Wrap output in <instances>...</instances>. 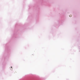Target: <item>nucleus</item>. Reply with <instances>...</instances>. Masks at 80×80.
<instances>
[{
	"instance_id": "1",
	"label": "nucleus",
	"mask_w": 80,
	"mask_h": 80,
	"mask_svg": "<svg viewBox=\"0 0 80 80\" xmlns=\"http://www.w3.org/2000/svg\"><path fill=\"white\" fill-rule=\"evenodd\" d=\"M69 16L70 17H72V15H70Z\"/></svg>"
},
{
	"instance_id": "2",
	"label": "nucleus",
	"mask_w": 80,
	"mask_h": 80,
	"mask_svg": "<svg viewBox=\"0 0 80 80\" xmlns=\"http://www.w3.org/2000/svg\"><path fill=\"white\" fill-rule=\"evenodd\" d=\"M11 68H12V67H11Z\"/></svg>"
}]
</instances>
